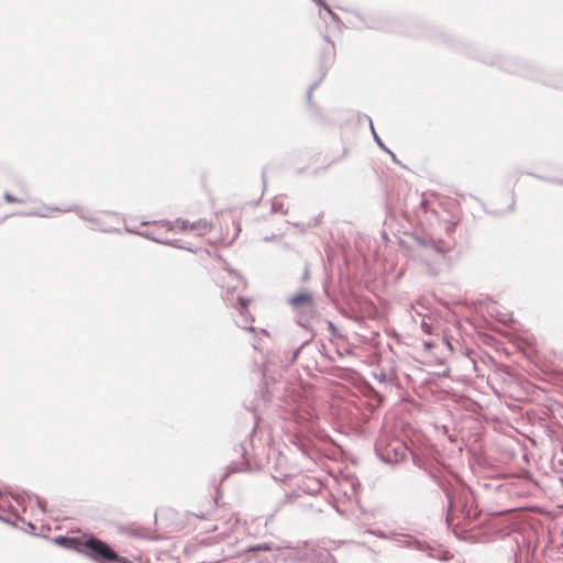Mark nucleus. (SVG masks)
<instances>
[{
    "mask_svg": "<svg viewBox=\"0 0 563 563\" xmlns=\"http://www.w3.org/2000/svg\"><path fill=\"white\" fill-rule=\"evenodd\" d=\"M211 228H212V223L205 219H200L190 224V230L197 231L198 234H205V233L209 232L211 230Z\"/></svg>",
    "mask_w": 563,
    "mask_h": 563,
    "instance_id": "obj_18",
    "label": "nucleus"
},
{
    "mask_svg": "<svg viewBox=\"0 0 563 563\" xmlns=\"http://www.w3.org/2000/svg\"><path fill=\"white\" fill-rule=\"evenodd\" d=\"M2 496H3V495H2V492L0 490V500L2 499Z\"/></svg>",
    "mask_w": 563,
    "mask_h": 563,
    "instance_id": "obj_50",
    "label": "nucleus"
},
{
    "mask_svg": "<svg viewBox=\"0 0 563 563\" xmlns=\"http://www.w3.org/2000/svg\"><path fill=\"white\" fill-rule=\"evenodd\" d=\"M327 44L322 48L319 57L321 79L327 75L328 68L333 64L335 59V46L334 43L329 38L328 35L323 36Z\"/></svg>",
    "mask_w": 563,
    "mask_h": 563,
    "instance_id": "obj_9",
    "label": "nucleus"
},
{
    "mask_svg": "<svg viewBox=\"0 0 563 563\" xmlns=\"http://www.w3.org/2000/svg\"><path fill=\"white\" fill-rule=\"evenodd\" d=\"M313 2H322V0H312Z\"/></svg>",
    "mask_w": 563,
    "mask_h": 563,
    "instance_id": "obj_49",
    "label": "nucleus"
},
{
    "mask_svg": "<svg viewBox=\"0 0 563 563\" xmlns=\"http://www.w3.org/2000/svg\"><path fill=\"white\" fill-rule=\"evenodd\" d=\"M297 563H336L329 550L306 541L297 547Z\"/></svg>",
    "mask_w": 563,
    "mask_h": 563,
    "instance_id": "obj_5",
    "label": "nucleus"
},
{
    "mask_svg": "<svg viewBox=\"0 0 563 563\" xmlns=\"http://www.w3.org/2000/svg\"><path fill=\"white\" fill-rule=\"evenodd\" d=\"M167 242L168 243H164V244L165 245H170V246L176 247V249H181V250H187V251L192 252V250L190 247L183 245L179 240H174V241H168L167 240Z\"/></svg>",
    "mask_w": 563,
    "mask_h": 563,
    "instance_id": "obj_31",
    "label": "nucleus"
},
{
    "mask_svg": "<svg viewBox=\"0 0 563 563\" xmlns=\"http://www.w3.org/2000/svg\"><path fill=\"white\" fill-rule=\"evenodd\" d=\"M410 455L413 465L422 470L438 486L445 479L441 476V471L433 460L412 450Z\"/></svg>",
    "mask_w": 563,
    "mask_h": 563,
    "instance_id": "obj_7",
    "label": "nucleus"
},
{
    "mask_svg": "<svg viewBox=\"0 0 563 563\" xmlns=\"http://www.w3.org/2000/svg\"><path fill=\"white\" fill-rule=\"evenodd\" d=\"M310 482H311V484H312V486H313V487L311 488V490H312V492H319V490L321 489V484H320V482H318V481H316V479H311Z\"/></svg>",
    "mask_w": 563,
    "mask_h": 563,
    "instance_id": "obj_38",
    "label": "nucleus"
},
{
    "mask_svg": "<svg viewBox=\"0 0 563 563\" xmlns=\"http://www.w3.org/2000/svg\"><path fill=\"white\" fill-rule=\"evenodd\" d=\"M368 121H369V126H371V130H372V134H373V137H374V141L376 142V144L384 151V152H389V148L386 147V145L383 143V141L380 140V137L377 135V133L375 132L374 130V126H373V123H372V120L368 118Z\"/></svg>",
    "mask_w": 563,
    "mask_h": 563,
    "instance_id": "obj_26",
    "label": "nucleus"
},
{
    "mask_svg": "<svg viewBox=\"0 0 563 563\" xmlns=\"http://www.w3.org/2000/svg\"><path fill=\"white\" fill-rule=\"evenodd\" d=\"M49 210H52V211H60V212L75 211L78 214V217L80 219L85 220V221H88L90 223H91V221H97L95 212H92L90 210H87V209L79 208L76 205H71V206H68V207H65V208L55 207V208H51Z\"/></svg>",
    "mask_w": 563,
    "mask_h": 563,
    "instance_id": "obj_12",
    "label": "nucleus"
},
{
    "mask_svg": "<svg viewBox=\"0 0 563 563\" xmlns=\"http://www.w3.org/2000/svg\"><path fill=\"white\" fill-rule=\"evenodd\" d=\"M421 328L423 330L424 333L427 334H431L432 332V327L428 323H426L424 321L421 323Z\"/></svg>",
    "mask_w": 563,
    "mask_h": 563,
    "instance_id": "obj_37",
    "label": "nucleus"
},
{
    "mask_svg": "<svg viewBox=\"0 0 563 563\" xmlns=\"http://www.w3.org/2000/svg\"><path fill=\"white\" fill-rule=\"evenodd\" d=\"M286 301L288 305L295 308H299L301 306L313 308V298L312 295L308 291H301L291 297H288Z\"/></svg>",
    "mask_w": 563,
    "mask_h": 563,
    "instance_id": "obj_11",
    "label": "nucleus"
},
{
    "mask_svg": "<svg viewBox=\"0 0 563 563\" xmlns=\"http://www.w3.org/2000/svg\"><path fill=\"white\" fill-rule=\"evenodd\" d=\"M487 529L488 536L486 538V541H495L497 539H503L509 536L511 532L510 527L499 519L493 520L488 525Z\"/></svg>",
    "mask_w": 563,
    "mask_h": 563,
    "instance_id": "obj_10",
    "label": "nucleus"
},
{
    "mask_svg": "<svg viewBox=\"0 0 563 563\" xmlns=\"http://www.w3.org/2000/svg\"><path fill=\"white\" fill-rule=\"evenodd\" d=\"M257 395L264 402H268L272 399V394L268 389L267 382H263V384L258 387Z\"/></svg>",
    "mask_w": 563,
    "mask_h": 563,
    "instance_id": "obj_20",
    "label": "nucleus"
},
{
    "mask_svg": "<svg viewBox=\"0 0 563 563\" xmlns=\"http://www.w3.org/2000/svg\"><path fill=\"white\" fill-rule=\"evenodd\" d=\"M399 542H402L405 544V547H407V548H411V549H415L418 551H422L427 543V542L416 539L415 537L407 536V534H404L402 539H400Z\"/></svg>",
    "mask_w": 563,
    "mask_h": 563,
    "instance_id": "obj_16",
    "label": "nucleus"
},
{
    "mask_svg": "<svg viewBox=\"0 0 563 563\" xmlns=\"http://www.w3.org/2000/svg\"><path fill=\"white\" fill-rule=\"evenodd\" d=\"M250 299L249 298H245V297H242V296H239L236 298V309L239 310L241 317L244 319V322L247 323L249 322V319H247V314H249V305H250Z\"/></svg>",
    "mask_w": 563,
    "mask_h": 563,
    "instance_id": "obj_17",
    "label": "nucleus"
},
{
    "mask_svg": "<svg viewBox=\"0 0 563 563\" xmlns=\"http://www.w3.org/2000/svg\"><path fill=\"white\" fill-rule=\"evenodd\" d=\"M29 499H34L36 501L37 507L41 509L42 512H46V503L42 500L37 495L30 494Z\"/></svg>",
    "mask_w": 563,
    "mask_h": 563,
    "instance_id": "obj_29",
    "label": "nucleus"
},
{
    "mask_svg": "<svg viewBox=\"0 0 563 563\" xmlns=\"http://www.w3.org/2000/svg\"><path fill=\"white\" fill-rule=\"evenodd\" d=\"M457 222L448 221L444 223L446 238H434L428 233H416L413 240L424 250L427 254L444 257L455 246V238L452 235L455 231Z\"/></svg>",
    "mask_w": 563,
    "mask_h": 563,
    "instance_id": "obj_2",
    "label": "nucleus"
},
{
    "mask_svg": "<svg viewBox=\"0 0 563 563\" xmlns=\"http://www.w3.org/2000/svg\"><path fill=\"white\" fill-rule=\"evenodd\" d=\"M262 177H263V181L265 183V173L264 172L262 174Z\"/></svg>",
    "mask_w": 563,
    "mask_h": 563,
    "instance_id": "obj_48",
    "label": "nucleus"
},
{
    "mask_svg": "<svg viewBox=\"0 0 563 563\" xmlns=\"http://www.w3.org/2000/svg\"><path fill=\"white\" fill-rule=\"evenodd\" d=\"M177 222H179V223H180V230H181V231H188V230H190V224H191V223H190L189 221L178 219V220H177Z\"/></svg>",
    "mask_w": 563,
    "mask_h": 563,
    "instance_id": "obj_35",
    "label": "nucleus"
},
{
    "mask_svg": "<svg viewBox=\"0 0 563 563\" xmlns=\"http://www.w3.org/2000/svg\"><path fill=\"white\" fill-rule=\"evenodd\" d=\"M298 324H300L301 327L306 328V329H310V325L307 321H302L301 319L298 320Z\"/></svg>",
    "mask_w": 563,
    "mask_h": 563,
    "instance_id": "obj_40",
    "label": "nucleus"
},
{
    "mask_svg": "<svg viewBox=\"0 0 563 563\" xmlns=\"http://www.w3.org/2000/svg\"><path fill=\"white\" fill-rule=\"evenodd\" d=\"M3 199L8 202V203H22L24 200L23 199H20L18 197H14L12 196L10 192L5 191L3 194Z\"/></svg>",
    "mask_w": 563,
    "mask_h": 563,
    "instance_id": "obj_30",
    "label": "nucleus"
},
{
    "mask_svg": "<svg viewBox=\"0 0 563 563\" xmlns=\"http://www.w3.org/2000/svg\"><path fill=\"white\" fill-rule=\"evenodd\" d=\"M255 430H256V426L254 424L252 428V431L249 433L247 438L243 442H241L239 445L241 456L244 459V461L241 463L240 466L235 463L231 464L228 467L229 472H227L222 476L221 481H224L228 477L229 473L243 472V471L247 470V461H249V454H250L249 449L252 446L253 434L255 433Z\"/></svg>",
    "mask_w": 563,
    "mask_h": 563,
    "instance_id": "obj_8",
    "label": "nucleus"
},
{
    "mask_svg": "<svg viewBox=\"0 0 563 563\" xmlns=\"http://www.w3.org/2000/svg\"><path fill=\"white\" fill-rule=\"evenodd\" d=\"M387 153L391 156V159H393L394 162L398 163L396 155H395L390 150H389V152H387Z\"/></svg>",
    "mask_w": 563,
    "mask_h": 563,
    "instance_id": "obj_42",
    "label": "nucleus"
},
{
    "mask_svg": "<svg viewBox=\"0 0 563 563\" xmlns=\"http://www.w3.org/2000/svg\"><path fill=\"white\" fill-rule=\"evenodd\" d=\"M11 216H21V217H47L46 213H43L41 211H35V210H32V211H21V212H15V213H12Z\"/></svg>",
    "mask_w": 563,
    "mask_h": 563,
    "instance_id": "obj_28",
    "label": "nucleus"
},
{
    "mask_svg": "<svg viewBox=\"0 0 563 563\" xmlns=\"http://www.w3.org/2000/svg\"><path fill=\"white\" fill-rule=\"evenodd\" d=\"M271 209H272V212H273V213H276V212H280V213H283V214H286V213H287V211L284 209V203H283V201L277 200V199H274V200L272 201V207H271Z\"/></svg>",
    "mask_w": 563,
    "mask_h": 563,
    "instance_id": "obj_27",
    "label": "nucleus"
},
{
    "mask_svg": "<svg viewBox=\"0 0 563 563\" xmlns=\"http://www.w3.org/2000/svg\"><path fill=\"white\" fill-rule=\"evenodd\" d=\"M242 327H243L244 329L250 330V331H253V330H254V328H253L252 325L247 327L246 324H243Z\"/></svg>",
    "mask_w": 563,
    "mask_h": 563,
    "instance_id": "obj_44",
    "label": "nucleus"
},
{
    "mask_svg": "<svg viewBox=\"0 0 563 563\" xmlns=\"http://www.w3.org/2000/svg\"><path fill=\"white\" fill-rule=\"evenodd\" d=\"M309 278H310V267H309V264H306L300 279L302 283H306L309 280Z\"/></svg>",
    "mask_w": 563,
    "mask_h": 563,
    "instance_id": "obj_34",
    "label": "nucleus"
},
{
    "mask_svg": "<svg viewBox=\"0 0 563 563\" xmlns=\"http://www.w3.org/2000/svg\"><path fill=\"white\" fill-rule=\"evenodd\" d=\"M314 3L318 4L320 8H322L330 15L332 21H334V22L340 21L339 15L330 8V5L324 0H322V2H314Z\"/></svg>",
    "mask_w": 563,
    "mask_h": 563,
    "instance_id": "obj_23",
    "label": "nucleus"
},
{
    "mask_svg": "<svg viewBox=\"0 0 563 563\" xmlns=\"http://www.w3.org/2000/svg\"><path fill=\"white\" fill-rule=\"evenodd\" d=\"M503 67L506 71H509V73H516V74H519V75L526 76V77H533V75L531 74L530 67H528L527 65L512 66V65H510V63L508 60H505L503 63Z\"/></svg>",
    "mask_w": 563,
    "mask_h": 563,
    "instance_id": "obj_15",
    "label": "nucleus"
},
{
    "mask_svg": "<svg viewBox=\"0 0 563 563\" xmlns=\"http://www.w3.org/2000/svg\"><path fill=\"white\" fill-rule=\"evenodd\" d=\"M321 81H322V79H321V77H320L318 80H316L314 82H312V84L309 86L308 90H307L306 99H307V103H308L310 107H311V106H313V103H312V93H313V91L318 88V86L321 84Z\"/></svg>",
    "mask_w": 563,
    "mask_h": 563,
    "instance_id": "obj_24",
    "label": "nucleus"
},
{
    "mask_svg": "<svg viewBox=\"0 0 563 563\" xmlns=\"http://www.w3.org/2000/svg\"><path fill=\"white\" fill-rule=\"evenodd\" d=\"M264 240H265V241H271V240H272V238H271V236H266Z\"/></svg>",
    "mask_w": 563,
    "mask_h": 563,
    "instance_id": "obj_47",
    "label": "nucleus"
},
{
    "mask_svg": "<svg viewBox=\"0 0 563 563\" xmlns=\"http://www.w3.org/2000/svg\"><path fill=\"white\" fill-rule=\"evenodd\" d=\"M550 183L563 185V179L561 178H550Z\"/></svg>",
    "mask_w": 563,
    "mask_h": 563,
    "instance_id": "obj_39",
    "label": "nucleus"
},
{
    "mask_svg": "<svg viewBox=\"0 0 563 563\" xmlns=\"http://www.w3.org/2000/svg\"><path fill=\"white\" fill-rule=\"evenodd\" d=\"M55 543L64 548H74L77 543V539L67 536H58L54 539Z\"/></svg>",
    "mask_w": 563,
    "mask_h": 563,
    "instance_id": "obj_19",
    "label": "nucleus"
},
{
    "mask_svg": "<svg viewBox=\"0 0 563 563\" xmlns=\"http://www.w3.org/2000/svg\"><path fill=\"white\" fill-rule=\"evenodd\" d=\"M327 327L334 338H341V333L332 321H327Z\"/></svg>",
    "mask_w": 563,
    "mask_h": 563,
    "instance_id": "obj_32",
    "label": "nucleus"
},
{
    "mask_svg": "<svg viewBox=\"0 0 563 563\" xmlns=\"http://www.w3.org/2000/svg\"><path fill=\"white\" fill-rule=\"evenodd\" d=\"M307 343H308V341H305V342H303L299 347H297V349L292 352L291 361H295V360L298 357V355H299V353H300L301 349H302Z\"/></svg>",
    "mask_w": 563,
    "mask_h": 563,
    "instance_id": "obj_36",
    "label": "nucleus"
},
{
    "mask_svg": "<svg viewBox=\"0 0 563 563\" xmlns=\"http://www.w3.org/2000/svg\"><path fill=\"white\" fill-rule=\"evenodd\" d=\"M10 216H4L2 219H0V223H2L3 220H5L7 218H9Z\"/></svg>",
    "mask_w": 563,
    "mask_h": 563,
    "instance_id": "obj_46",
    "label": "nucleus"
},
{
    "mask_svg": "<svg viewBox=\"0 0 563 563\" xmlns=\"http://www.w3.org/2000/svg\"><path fill=\"white\" fill-rule=\"evenodd\" d=\"M448 499V512L445 522L448 527L452 522V514L460 512L464 520L472 521L476 519L479 511L475 506L473 493L465 487L453 486L446 478L439 485Z\"/></svg>",
    "mask_w": 563,
    "mask_h": 563,
    "instance_id": "obj_1",
    "label": "nucleus"
},
{
    "mask_svg": "<svg viewBox=\"0 0 563 563\" xmlns=\"http://www.w3.org/2000/svg\"><path fill=\"white\" fill-rule=\"evenodd\" d=\"M374 376L380 383H386V382L390 380L389 375L385 371H380L379 373H375Z\"/></svg>",
    "mask_w": 563,
    "mask_h": 563,
    "instance_id": "obj_33",
    "label": "nucleus"
},
{
    "mask_svg": "<svg viewBox=\"0 0 563 563\" xmlns=\"http://www.w3.org/2000/svg\"><path fill=\"white\" fill-rule=\"evenodd\" d=\"M80 552L96 563H131L124 556H121L106 541L90 537L81 543Z\"/></svg>",
    "mask_w": 563,
    "mask_h": 563,
    "instance_id": "obj_3",
    "label": "nucleus"
},
{
    "mask_svg": "<svg viewBox=\"0 0 563 563\" xmlns=\"http://www.w3.org/2000/svg\"><path fill=\"white\" fill-rule=\"evenodd\" d=\"M410 451L406 443L399 439H393L389 442L379 439L375 446L377 456L387 464H396L404 461Z\"/></svg>",
    "mask_w": 563,
    "mask_h": 563,
    "instance_id": "obj_4",
    "label": "nucleus"
},
{
    "mask_svg": "<svg viewBox=\"0 0 563 563\" xmlns=\"http://www.w3.org/2000/svg\"><path fill=\"white\" fill-rule=\"evenodd\" d=\"M96 220L97 221H91L96 229L108 233L114 231L112 228L106 225L103 219L100 216L96 214Z\"/></svg>",
    "mask_w": 563,
    "mask_h": 563,
    "instance_id": "obj_22",
    "label": "nucleus"
},
{
    "mask_svg": "<svg viewBox=\"0 0 563 563\" xmlns=\"http://www.w3.org/2000/svg\"><path fill=\"white\" fill-rule=\"evenodd\" d=\"M0 521L9 522V520L5 517H3L2 515H0Z\"/></svg>",
    "mask_w": 563,
    "mask_h": 563,
    "instance_id": "obj_45",
    "label": "nucleus"
},
{
    "mask_svg": "<svg viewBox=\"0 0 563 563\" xmlns=\"http://www.w3.org/2000/svg\"><path fill=\"white\" fill-rule=\"evenodd\" d=\"M279 563H297V547H278Z\"/></svg>",
    "mask_w": 563,
    "mask_h": 563,
    "instance_id": "obj_14",
    "label": "nucleus"
},
{
    "mask_svg": "<svg viewBox=\"0 0 563 563\" xmlns=\"http://www.w3.org/2000/svg\"><path fill=\"white\" fill-rule=\"evenodd\" d=\"M416 200L419 202V208L426 213L429 211V200L424 197V195L415 194Z\"/></svg>",
    "mask_w": 563,
    "mask_h": 563,
    "instance_id": "obj_25",
    "label": "nucleus"
},
{
    "mask_svg": "<svg viewBox=\"0 0 563 563\" xmlns=\"http://www.w3.org/2000/svg\"><path fill=\"white\" fill-rule=\"evenodd\" d=\"M422 552H426L427 555L431 559H437L443 562L450 561L452 559V554L448 550L441 547L431 545L429 543H426Z\"/></svg>",
    "mask_w": 563,
    "mask_h": 563,
    "instance_id": "obj_13",
    "label": "nucleus"
},
{
    "mask_svg": "<svg viewBox=\"0 0 563 563\" xmlns=\"http://www.w3.org/2000/svg\"><path fill=\"white\" fill-rule=\"evenodd\" d=\"M244 552L249 563H279L278 547L271 542L250 545Z\"/></svg>",
    "mask_w": 563,
    "mask_h": 563,
    "instance_id": "obj_6",
    "label": "nucleus"
},
{
    "mask_svg": "<svg viewBox=\"0 0 563 563\" xmlns=\"http://www.w3.org/2000/svg\"><path fill=\"white\" fill-rule=\"evenodd\" d=\"M9 509L10 512L15 516V518L21 519V517L18 515L16 510L12 506H10Z\"/></svg>",
    "mask_w": 563,
    "mask_h": 563,
    "instance_id": "obj_41",
    "label": "nucleus"
},
{
    "mask_svg": "<svg viewBox=\"0 0 563 563\" xmlns=\"http://www.w3.org/2000/svg\"><path fill=\"white\" fill-rule=\"evenodd\" d=\"M164 224H166L168 227V230L173 229V225L169 221H164Z\"/></svg>",
    "mask_w": 563,
    "mask_h": 563,
    "instance_id": "obj_43",
    "label": "nucleus"
},
{
    "mask_svg": "<svg viewBox=\"0 0 563 563\" xmlns=\"http://www.w3.org/2000/svg\"><path fill=\"white\" fill-rule=\"evenodd\" d=\"M129 232H133V233H136L145 239H148L151 241H155L157 243H168L167 240H163V239H159L157 238L153 232H150V231H144V232H140V231H133V230H128Z\"/></svg>",
    "mask_w": 563,
    "mask_h": 563,
    "instance_id": "obj_21",
    "label": "nucleus"
}]
</instances>
